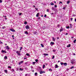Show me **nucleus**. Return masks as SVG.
<instances>
[{
	"label": "nucleus",
	"mask_w": 76,
	"mask_h": 76,
	"mask_svg": "<svg viewBox=\"0 0 76 76\" xmlns=\"http://www.w3.org/2000/svg\"><path fill=\"white\" fill-rule=\"evenodd\" d=\"M6 48L7 50H10V48L9 47V46H7L6 47Z\"/></svg>",
	"instance_id": "nucleus-1"
},
{
	"label": "nucleus",
	"mask_w": 76,
	"mask_h": 76,
	"mask_svg": "<svg viewBox=\"0 0 76 76\" xmlns=\"http://www.w3.org/2000/svg\"><path fill=\"white\" fill-rule=\"evenodd\" d=\"M26 29H29V26L27 25L26 26Z\"/></svg>",
	"instance_id": "nucleus-2"
},
{
	"label": "nucleus",
	"mask_w": 76,
	"mask_h": 76,
	"mask_svg": "<svg viewBox=\"0 0 76 76\" xmlns=\"http://www.w3.org/2000/svg\"><path fill=\"white\" fill-rule=\"evenodd\" d=\"M74 61H75L74 60L71 61V63L72 64H73V63L74 62Z\"/></svg>",
	"instance_id": "nucleus-3"
},
{
	"label": "nucleus",
	"mask_w": 76,
	"mask_h": 76,
	"mask_svg": "<svg viewBox=\"0 0 76 76\" xmlns=\"http://www.w3.org/2000/svg\"><path fill=\"white\" fill-rule=\"evenodd\" d=\"M11 31H12V32H15V30L13 29H10Z\"/></svg>",
	"instance_id": "nucleus-4"
},
{
	"label": "nucleus",
	"mask_w": 76,
	"mask_h": 76,
	"mask_svg": "<svg viewBox=\"0 0 76 76\" xmlns=\"http://www.w3.org/2000/svg\"><path fill=\"white\" fill-rule=\"evenodd\" d=\"M16 53H17L18 54V56H20V53H19V52L18 51H17L16 52Z\"/></svg>",
	"instance_id": "nucleus-5"
},
{
	"label": "nucleus",
	"mask_w": 76,
	"mask_h": 76,
	"mask_svg": "<svg viewBox=\"0 0 76 76\" xmlns=\"http://www.w3.org/2000/svg\"><path fill=\"white\" fill-rule=\"evenodd\" d=\"M1 52H2L3 53H7L6 52V50H2L1 51Z\"/></svg>",
	"instance_id": "nucleus-6"
},
{
	"label": "nucleus",
	"mask_w": 76,
	"mask_h": 76,
	"mask_svg": "<svg viewBox=\"0 0 76 76\" xmlns=\"http://www.w3.org/2000/svg\"><path fill=\"white\" fill-rule=\"evenodd\" d=\"M45 73V72H44L42 71H41L40 72V74H42V73Z\"/></svg>",
	"instance_id": "nucleus-7"
},
{
	"label": "nucleus",
	"mask_w": 76,
	"mask_h": 76,
	"mask_svg": "<svg viewBox=\"0 0 76 76\" xmlns=\"http://www.w3.org/2000/svg\"><path fill=\"white\" fill-rule=\"evenodd\" d=\"M64 66H66L67 65V63H64Z\"/></svg>",
	"instance_id": "nucleus-8"
},
{
	"label": "nucleus",
	"mask_w": 76,
	"mask_h": 76,
	"mask_svg": "<svg viewBox=\"0 0 76 76\" xmlns=\"http://www.w3.org/2000/svg\"><path fill=\"white\" fill-rule=\"evenodd\" d=\"M50 45H54V43L53 42H51L50 43Z\"/></svg>",
	"instance_id": "nucleus-9"
},
{
	"label": "nucleus",
	"mask_w": 76,
	"mask_h": 76,
	"mask_svg": "<svg viewBox=\"0 0 76 76\" xmlns=\"http://www.w3.org/2000/svg\"><path fill=\"white\" fill-rule=\"evenodd\" d=\"M39 15V12H38L36 15V17H38V16H39V15Z\"/></svg>",
	"instance_id": "nucleus-10"
},
{
	"label": "nucleus",
	"mask_w": 76,
	"mask_h": 76,
	"mask_svg": "<svg viewBox=\"0 0 76 76\" xmlns=\"http://www.w3.org/2000/svg\"><path fill=\"white\" fill-rule=\"evenodd\" d=\"M52 39H53V41H55V38H54V37H52Z\"/></svg>",
	"instance_id": "nucleus-11"
},
{
	"label": "nucleus",
	"mask_w": 76,
	"mask_h": 76,
	"mask_svg": "<svg viewBox=\"0 0 76 76\" xmlns=\"http://www.w3.org/2000/svg\"><path fill=\"white\" fill-rule=\"evenodd\" d=\"M70 46H71V45L70 44H69L68 45H67V47L69 48L70 47Z\"/></svg>",
	"instance_id": "nucleus-12"
},
{
	"label": "nucleus",
	"mask_w": 76,
	"mask_h": 76,
	"mask_svg": "<svg viewBox=\"0 0 76 76\" xmlns=\"http://www.w3.org/2000/svg\"><path fill=\"white\" fill-rule=\"evenodd\" d=\"M52 9L53 11H54V10H55V8H54V7H52Z\"/></svg>",
	"instance_id": "nucleus-13"
},
{
	"label": "nucleus",
	"mask_w": 76,
	"mask_h": 76,
	"mask_svg": "<svg viewBox=\"0 0 76 76\" xmlns=\"http://www.w3.org/2000/svg\"><path fill=\"white\" fill-rule=\"evenodd\" d=\"M55 68H58V65H57L56 64L55 65Z\"/></svg>",
	"instance_id": "nucleus-14"
},
{
	"label": "nucleus",
	"mask_w": 76,
	"mask_h": 76,
	"mask_svg": "<svg viewBox=\"0 0 76 76\" xmlns=\"http://www.w3.org/2000/svg\"><path fill=\"white\" fill-rule=\"evenodd\" d=\"M63 31V29H61L60 30V32H61V31Z\"/></svg>",
	"instance_id": "nucleus-15"
},
{
	"label": "nucleus",
	"mask_w": 76,
	"mask_h": 76,
	"mask_svg": "<svg viewBox=\"0 0 76 76\" xmlns=\"http://www.w3.org/2000/svg\"><path fill=\"white\" fill-rule=\"evenodd\" d=\"M43 55L44 56H48V54H47V53H44L43 54Z\"/></svg>",
	"instance_id": "nucleus-16"
},
{
	"label": "nucleus",
	"mask_w": 76,
	"mask_h": 76,
	"mask_svg": "<svg viewBox=\"0 0 76 76\" xmlns=\"http://www.w3.org/2000/svg\"><path fill=\"white\" fill-rule=\"evenodd\" d=\"M50 4H51V6H53L54 5V4L52 2H51L50 3Z\"/></svg>",
	"instance_id": "nucleus-17"
},
{
	"label": "nucleus",
	"mask_w": 76,
	"mask_h": 76,
	"mask_svg": "<svg viewBox=\"0 0 76 76\" xmlns=\"http://www.w3.org/2000/svg\"><path fill=\"white\" fill-rule=\"evenodd\" d=\"M4 72H5L6 73H7V71L6 70H4Z\"/></svg>",
	"instance_id": "nucleus-18"
},
{
	"label": "nucleus",
	"mask_w": 76,
	"mask_h": 76,
	"mask_svg": "<svg viewBox=\"0 0 76 76\" xmlns=\"http://www.w3.org/2000/svg\"><path fill=\"white\" fill-rule=\"evenodd\" d=\"M25 34H28V33L27 32V31L25 32Z\"/></svg>",
	"instance_id": "nucleus-19"
},
{
	"label": "nucleus",
	"mask_w": 76,
	"mask_h": 76,
	"mask_svg": "<svg viewBox=\"0 0 76 76\" xmlns=\"http://www.w3.org/2000/svg\"><path fill=\"white\" fill-rule=\"evenodd\" d=\"M4 58H5V59H7V56H5L4 57Z\"/></svg>",
	"instance_id": "nucleus-20"
},
{
	"label": "nucleus",
	"mask_w": 76,
	"mask_h": 76,
	"mask_svg": "<svg viewBox=\"0 0 76 76\" xmlns=\"http://www.w3.org/2000/svg\"><path fill=\"white\" fill-rule=\"evenodd\" d=\"M41 45L42 46V47H44V45H43V44H41Z\"/></svg>",
	"instance_id": "nucleus-21"
},
{
	"label": "nucleus",
	"mask_w": 76,
	"mask_h": 76,
	"mask_svg": "<svg viewBox=\"0 0 76 76\" xmlns=\"http://www.w3.org/2000/svg\"><path fill=\"white\" fill-rule=\"evenodd\" d=\"M11 72H15V70L14 69H12L11 70Z\"/></svg>",
	"instance_id": "nucleus-22"
},
{
	"label": "nucleus",
	"mask_w": 76,
	"mask_h": 76,
	"mask_svg": "<svg viewBox=\"0 0 76 76\" xmlns=\"http://www.w3.org/2000/svg\"><path fill=\"white\" fill-rule=\"evenodd\" d=\"M76 39H75L74 41H73V42L74 43H76Z\"/></svg>",
	"instance_id": "nucleus-23"
},
{
	"label": "nucleus",
	"mask_w": 76,
	"mask_h": 76,
	"mask_svg": "<svg viewBox=\"0 0 76 76\" xmlns=\"http://www.w3.org/2000/svg\"><path fill=\"white\" fill-rule=\"evenodd\" d=\"M35 61L37 63V62H38V59H36L35 60Z\"/></svg>",
	"instance_id": "nucleus-24"
},
{
	"label": "nucleus",
	"mask_w": 76,
	"mask_h": 76,
	"mask_svg": "<svg viewBox=\"0 0 76 76\" xmlns=\"http://www.w3.org/2000/svg\"><path fill=\"white\" fill-rule=\"evenodd\" d=\"M45 65H43V69H44V68H45Z\"/></svg>",
	"instance_id": "nucleus-25"
},
{
	"label": "nucleus",
	"mask_w": 76,
	"mask_h": 76,
	"mask_svg": "<svg viewBox=\"0 0 76 76\" xmlns=\"http://www.w3.org/2000/svg\"><path fill=\"white\" fill-rule=\"evenodd\" d=\"M66 29H69V26L66 27Z\"/></svg>",
	"instance_id": "nucleus-26"
},
{
	"label": "nucleus",
	"mask_w": 76,
	"mask_h": 76,
	"mask_svg": "<svg viewBox=\"0 0 76 76\" xmlns=\"http://www.w3.org/2000/svg\"><path fill=\"white\" fill-rule=\"evenodd\" d=\"M23 63V61H21L20 62V63H21V64Z\"/></svg>",
	"instance_id": "nucleus-27"
},
{
	"label": "nucleus",
	"mask_w": 76,
	"mask_h": 76,
	"mask_svg": "<svg viewBox=\"0 0 76 76\" xmlns=\"http://www.w3.org/2000/svg\"><path fill=\"white\" fill-rule=\"evenodd\" d=\"M61 66H62L63 64H64V63H63L61 62Z\"/></svg>",
	"instance_id": "nucleus-28"
},
{
	"label": "nucleus",
	"mask_w": 76,
	"mask_h": 76,
	"mask_svg": "<svg viewBox=\"0 0 76 76\" xmlns=\"http://www.w3.org/2000/svg\"><path fill=\"white\" fill-rule=\"evenodd\" d=\"M26 56H29V54L28 53H27L26 54Z\"/></svg>",
	"instance_id": "nucleus-29"
},
{
	"label": "nucleus",
	"mask_w": 76,
	"mask_h": 76,
	"mask_svg": "<svg viewBox=\"0 0 76 76\" xmlns=\"http://www.w3.org/2000/svg\"><path fill=\"white\" fill-rule=\"evenodd\" d=\"M35 76H37V72H36V73H35Z\"/></svg>",
	"instance_id": "nucleus-30"
},
{
	"label": "nucleus",
	"mask_w": 76,
	"mask_h": 76,
	"mask_svg": "<svg viewBox=\"0 0 76 76\" xmlns=\"http://www.w3.org/2000/svg\"><path fill=\"white\" fill-rule=\"evenodd\" d=\"M53 52H54V53H55V52H56V50H53Z\"/></svg>",
	"instance_id": "nucleus-31"
},
{
	"label": "nucleus",
	"mask_w": 76,
	"mask_h": 76,
	"mask_svg": "<svg viewBox=\"0 0 76 76\" xmlns=\"http://www.w3.org/2000/svg\"><path fill=\"white\" fill-rule=\"evenodd\" d=\"M69 3H70L69 1H67V4H69Z\"/></svg>",
	"instance_id": "nucleus-32"
},
{
	"label": "nucleus",
	"mask_w": 76,
	"mask_h": 76,
	"mask_svg": "<svg viewBox=\"0 0 76 76\" xmlns=\"http://www.w3.org/2000/svg\"><path fill=\"white\" fill-rule=\"evenodd\" d=\"M74 68V66H72L71 68V69H73Z\"/></svg>",
	"instance_id": "nucleus-33"
},
{
	"label": "nucleus",
	"mask_w": 76,
	"mask_h": 76,
	"mask_svg": "<svg viewBox=\"0 0 76 76\" xmlns=\"http://www.w3.org/2000/svg\"><path fill=\"white\" fill-rule=\"evenodd\" d=\"M20 70L22 71V70H23V69H22V68H20Z\"/></svg>",
	"instance_id": "nucleus-34"
},
{
	"label": "nucleus",
	"mask_w": 76,
	"mask_h": 76,
	"mask_svg": "<svg viewBox=\"0 0 76 76\" xmlns=\"http://www.w3.org/2000/svg\"><path fill=\"white\" fill-rule=\"evenodd\" d=\"M36 63V62H33V64H35Z\"/></svg>",
	"instance_id": "nucleus-35"
},
{
	"label": "nucleus",
	"mask_w": 76,
	"mask_h": 76,
	"mask_svg": "<svg viewBox=\"0 0 76 76\" xmlns=\"http://www.w3.org/2000/svg\"><path fill=\"white\" fill-rule=\"evenodd\" d=\"M19 15H20H20H22V13H19Z\"/></svg>",
	"instance_id": "nucleus-36"
},
{
	"label": "nucleus",
	"mask_w": 76,
	"mask_h": 76,
	"mask_svg": "<svg viewBox=\"0 0 76 76\" xmlns=\"http://www.w3.org/2000/svg\"><path fill=\"white\" fill-rule=\"evenodd\" d=\"M49 71H52L53 70L52 69H49Z\"/></svg>",
	"instance_id": "nucleus-37"
},
{
	"label": "nucleus",
	"mask_w": 76,
	"mask_h": 76,
	"mask_svg": "<svg viewBox=\"0 0 76 76\" xmlns=\"http://www.w3.org/2000/svg\"><path fill=\"white\" fill-rule=\"evenodd\" d=\"M42 28L43 29H45V27H43Z\"/></svg>",
	"instance_id": "nucleus-38"
},
{
	"label": "nucleus",
	"mask_w": 76,
	"mask_h": 76,
	"mask_svg": "<svg viewBox=\"0 0 76 76\" xmlns=\"http://www.w3.org/2000/svg\"><path fill=\"white\" fill-rule=\"evenodd\" d=\"M6 28V27H5V26H4V27H2V28H3V29H4V28Z\"/></svg>",
	"instance_id": "nucleus-39"
},
{
	"label": "nucleus",
	"mask_w": 76,
	"mask_h": 76,
	"mask_svg": "<svg viewBox=\"0 0 76 76\" xmlns=\"http://www.w3.org/2000/svg\"><path fill=\"white\" fill-rule=\"evenodd\" d=\"M24 24H25V25H26V24H27V22H25Z\"/></svg>",
	"instance_id": "nucleus-40"
},
{
	"label": "nucleus",
	"mask_w": 76,
	"mask_h": 76,
	"mask_svg": "<svg viewBox=\"0 0 76 76\" xmlns=\"http://www.w3.org/2000/svg\"><path fill=\"white\" fill-rule=\"evenodd\" d=\"M8 68H10V69H11L12 68V67L10 66H8Z\"/></svg>",
	"instance_id": "nucleus-41"
},
{
	"label": "nucleus",
	"mask_w": 76,
	"mask_h": 76,
	"mask_svg": "<svg viewBox=\"0 0 76 76\" xmlns=\"http://www.w3.org/2000/svg\"><path fill=\"white\" fill-rule=\"evenodd\" d=\"M57 27H58V28H60V25H57Z\"/></svg>",
	"instance_id": "nucleus-42"
},
{
	"label": "nucleus",
	"mask_w": 76,
	"mask_h": 76,
	"mask_svg": "<svg viewBox=\"0 0 76 76\" xmlns=\"http://www.w3.org/2000/svg\"><path fill=\"white\" fill-rule=\"evenodd\" d=\"M54 56H53V57L52 58V59H54Z\"/></svg>",
	"instance_id": "nucleus-43"
},
{
	"label": "nucleus",
	"mask_w": 76,
	"mask_h": 76,
	"mask_svg": "<svg viewBox=\"0 0 76 76\" xmlns=\"http://www.w3.org/2000/svg\"><path fill=\"white\" fill-rule=\"evenodd\" d=\"M60 3H61V4H62L63 3H62V2L60 1V2L59 4H60Z\"/></svg>",
	"instance_id": "nucleus-44"
},
{
	"label": "nucleus",
	"mask_w": 76,
	"mask_h": 76,
	"mask_svg": "<svg viewBox=\"0 0 76 76\" xmlns=\"http://www.w3.org/2000/svg\"><path fill=\"white\" fill-rule=\"evenodd\" d=\"M22 47H20V50H22Z\"/></svg>",
	"instance_id": "nucleus-45"
},
{
	"label": "nucleus",
	"mask_w": 76,
	"mask_h": 76,
	"mask_svg": "<svg viewBox=\"0 0 76 76\" xmlns=\"http://www.w3.org/2000/svg\"><path fill=\"white\" fill-rule=\"evenodd\" d=\"M0 44H3V42L0 41Z\"/></svg>",
	"instance_id": "nucleus-46"
},
{
	"label": "nucleus",
	"mask_w": 76,
	"mask_h": 76,
	"mask_svg": "<svg viewBox=\"0 0 76 76\" xmlns=\"http://www.w3.org/2000/svg\"><path fill=\"white\" fill-rule=\"evenodd\" d=\"M47 12H49V10H46Z\"/></svg>",
	"instance_id": "nucleus-47"
},
{
	"label": "nucleus",
	"mask_w": 76,
	"mask_h": 76,
	"mask_svg": "<svg viewBox=\"0 0 76 76\" xmlns=\"http://www.w3.org/2000/svg\"><path fill=\"white\" fill-rule=\"evenodd\" d=\"M46 16H47V15H45V16H44V17H45V18Z\"/></svg>",
	"instance_id": "nucleus-48"
},
{
	"label": "nucleus",
	"mask_w": 76,
	"mask_h": 76,
	"mask_svg": "<svg viewBox=\"0 0 76 76\" xmlns=\"http://www.w3.org/2000/svg\"><path fill=\"white\" fill-rule=\"evenodd\" d=\"M2 3V1L1 0H0V3Z\"/></svg>",
	"instance_id": "nucleus-49"
},
{
	"label": "nucleus",
	"mask_w": 76,
	"mask_h": 76,
	"mask_svg": "<svg viewBox=\"0 0 76 76\" xmlns=\"http://www.w3.org/2000/svg\"><path fill=\"white\" fill-rule=\"evenodd\" d=\"M71 21H72V20H73V18H71Z\"/></svg>",
	"instance_id": "nucleus-50"
},
{
	"label": "nucleus",
	"mask_w": 76,
	"mask_h": 76,
	"mask_svg": "<svg viewBox=\"0 0 76 76\" xmlns=\"http://www.w3.org/2000/svg\"><path fill=\"white\" fill-rule=\"evenodd\" d=\"M41 19V18L40 17L38 18V19Z\"/></svg>",
	"instance_id": "nucleus-51"
},
{
	"label": "nucleus",
	"mask_w": 76,
	"mask_h": 76,
	"mask_svg": "<svg viewBox=\"0 0 76 76\" xmlns=\"http://www.w3.org/2000/svg\"><path fill=\"white\" fill-rule=\"evenodd\" d=\"M53 14H54V13L53 12H52V13L51 15H53Z\"/></svg>",
	"instance_id": "nucleus-52"
},
{
	"label": "nucleus",
	"mask_w": 76,
	"mask_h": 76,
	"mask_svg": "<svg viewBox=\"0 0 76 76\" xmlns=\"http://www.w3.org/2000/svg\"><path fill=\"white\" fill-rule=\"evenodd\" d=\"M27 75H28V74H26L25 75V76H27Z\"/></svg>",
	"instance_id": "nucleus-53"
},
{
	"label": "nucleus",
	"mask_w": 76,
	"mask_h": 76,
	"mask_svg": "<svg viewBox=\"0 0 76 76\" xmlns=\"http://www.w3.org/2000/svg\"><path fill=\"white\" fill-rule=\"evenodd\" d=\"M75 15H72V17H73V16H75Z\"/></svg>",
	"instance_id": "nucleus-54"
},
{
	"label": "nucleus",
	"mask_w": 76,
	"mask_h": 76,
	"mask_svg": "<svg viewBox=\"0 0 76 76\" xmlns=\"http://www.w3.org/2000/svg\"><path fill=\"white\" fill-rule=\"evenodd\" d=\"M35 9H36V10H38V8H35Z\"/></svg>",
	"instance_id": "nucleus-55"
},
{
	"label": "nucleus",
	"mask_w": 76,
	"mask_h": 76,
	"mask_svg": "<svg viewBox=\"0 0 76 76\" xmlns=\"http://www.w3.org/2000/svg\"><path fill=\"white\" fill-rule=\"evenodd\" d=\"M20 64H21V63H20V62L19 63V65H20Z\"/></svg>",
	"instance_id": "nucleus-56"
},
{
	"label": "nucleus",
	"mask_w": 76,
	"mask_h": 76,
	"mask_svg": "<svg viewBox=\"0 0 76 76\" xmlns=\"http://www.w3.org/2000/svg\"><path fill=\"white\" fill-rule=\"evenodd\" d=\"M75 21L76 22V18L75 19Z\"/></svg>",
	"instance_id": "nucleus-57"
},
{
	"label": "nucleus",
	"mask_w": 76,
	"mask_h": 76,
	"mask_svg": "<svg viewBox=\"0 0 76 76\" xmlns=\"http://www.w3.org/2000/svg\"><path fill=\"white\" fill-rule=\"evenodd\" d=\"M55 7H57V6L56 5H55Z\"/></svg>",
	"instance_id": "nucleus-58"
},
{
	"label": "nucleus",
	"mask_w": 76,
	"mask_h": 76,
	"mask_svg": "<svg viewBox=\"0 0 76 76\" xmlns=\"http://www.w3.org/2000/svg\"><path fill=\"white\" fill-rule=\"evenodd\" d=\"M28 64V63H27V62L25 63V64Z\"/></svg>",
	"instance_id": "nucleus-59"
},
{
	"label": "nucleus",
	"mask_w": 76,
	"mask_h": 76,
	"mask_svg": "<svg viewBox=\"0 0 76 76\" xmlns=\"http://www.w3.org/2000/svg\"><path fill=\"white\" fill-rule=\"evenodd\" d=\"M63 9L65 10V9H66V8H65V7H64V8H63Z\"/></svg>",
	"instance_id": "nucleus-60"
},
{
	"label": "nucleus",
	"mask_w": 76,
	"mask_h": 76,
	"mask_svg": "<svg viewBox=\"0 0 76 76\" xmlns=\"http://www.w3.org/2000/svg\"><path fill=\"white\" fill-rule=\"evenodd\" d=\"M33 7H35V5H34Z\"/></svg>",
	"instance_id": "nucleus-61"
},
{
	"label": "nucleus",
	"mask_w": 76,
	"mask_h": 76,
	"mask_svg": "<svg viewBox=\"0 0 76 76\" xmlns=\"http://www.w3.org/2000/svg\"><path fill=\"white\" fill-rule=\"evenodd\" d=\"M24 59H26V58H24Z\"/></svg>",
	"instance_id": "nucleus-62"
},
{
	"label": "nucleus",
	"mask_w": 76,
	"mask_h": 76,
	"mask_svg": "<svg viewBox=\"0 0 76 76\" xmlns=\"http://www.w3.org/2000/svg\"><path fill=\"white\" fill-rule=\"evenodd\" d=\"M73 55H74V56H75V53H73Z\"/></svg>",
	"instance_id": "nucleus-63"
},
{
	"label": "nucleus",
	"mask_w": 76,
	"mask_h": 76,
	"mask_svg": "<svg viewBox=\"0 0 76 76\" xmlns=\"http://www.w3.org/2000/svg\"><path fill=\"white\" fill-rule=\"evenodd\" d=\"M12 37L13 38V37H14V35H13L12 36Z\"/></svg>",
	"instance_id": "nucleus-64"
}]
</instances>
